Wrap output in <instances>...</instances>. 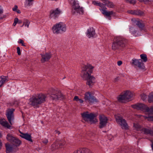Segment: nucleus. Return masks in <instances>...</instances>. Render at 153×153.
I'll return each mask as SVG.
<instances>
[{
  "instance_id": "5",
  "label": "nucleus",
  "mask_w": 153,
  "mask_h": 153,
  "mask_svg": "<svg viewBox=\"0 0 153 153\" xmlns=\"http://www.w3.org/2000/svg\"><path fill=\"white\" fill-rule=\"evenodd\" d=\"M71 3L72 4V12L74 14L77 13L82 14L83 10L82 7H80L78 2L77 1L72 0Z\"/></svg>"
},
{
  "instance_id": "35",
  "label": "nucleus",
  "mask_w": 153,
  "mask_h": 153,
  "mask_svg": "<svg viewBox=\"0 0 153 153\" xmlns=\"http://www.w3.org/2000/svg\"><path fill=\"white\" fill-rule=\"evenodd\" d=\"M6 77L4 76H1V78H0V87L3 84L4 82L6 81Z\"/></svg>"
},
{
  "instance_id": "51",
  "label": "nucleus",
  "mask_w": 153,
  "mask_h": 153,
  "mask_svg": "<svg viewBox=\"0 0 153 153\" xmlns=\"http://www.w3.org/2000/svg\"><path fill=\"white\" fill-rule=\"evenodd\" d=\"M18 21V19L16 18L14 20V22L17 23Z\"/></svg>"
},
{
  "instance_id": "1",
  "label": "nucleus",
  "mask_w": 153,
  "mask_h": 153,
  "mask_svg": "<svg viewBox=\"0 0 153 153\" xmlns=\"http://www.w3.org/2000/svg\"><path fill=\"white\" fill-rule=\"evenodd\" d=\"M94 67L90 64H87L83 66L81 71V76L83 79L86 80V84L90 87L92 86L94 83L95 78L91 75L92 72Z\"/></svg>"
},
{
  "instance_id": "9",
  "label": "nucleus",
  "mask_w": 153,
  "mask_h": 153,
  "mask_svg": "<svg viewBox=\"0 0 153 153\" xmlns=\"http://www.w3.org/2000/svg\"><path fill=\"white\" fill-rule=\"evenodd\" d=\"M100 126V128L105 127L108 121V119L104 115H101L99 116Z\"/></svg>"
},
{
  "instance_id": "37",
  "label": "nucleus",
  "mask_w": 153,
  "mask_h": 153,
  "mask_svg": "<svg viewBox=\"0 0 153 153\" xmlns=\"http://www.w3.org/2000/svg\"><path fill=\"white\" fill-rule=\"evenodd\" d=\"M141 58L142 59L143 62H146L147 61V58L146 55L144 54H142L140 55Z\"/></svg>"
},
{
  "instance_id": "36",
  "label": "nucleus",
  "mask_w": 153,
  "mask_h": 153,
  "mask_svg": "<svg viewBox=\"0 0 153 153\" xmlns=\"http://www.w3.org/2000/svg\"><path fill=\"white\" fill-rule=\"evenodd\" d=\"M148 101L150 103L153 102V93H150L149 95Z\"/></svg>"
},
{
  "instance_id": "55",
  "label": "nucleus",
  "mask_w": 153,
  "mask_h": 153,
  "mask_svg": "<svg viewBox=\"0 0 153 153\" xmlns=\"http://www.w3.org/2000/svg\"><path fill=\"white\" fill-rule=\"evenodd\" d=\"M2 146V143H1V141H0V149L1 148V146Z\"/></svg>"
},
{
  "instance_id": "15",
  "label": "nucleus",
  "mask_w": 153,
  "mask_h": 153,
  "mask_svg": "<svg viewBox=\"0 0 153 153\" xmlns=\"http://www.w3.org/2000/svg\"><path fill=\"white\" fill-rule=\"evenodd\" d=\"M21 134L20 135L22 138L25 139L31 142H33L32 140L31 139V134L28 133H24L20 131Z\"/></svg>"
},
{
  "instance_id": "47",
  "label": "nucleus",
  "mask_w": 153,
  "mask_h": 153,
  "mask_svg": "<svg viewBox=\"0 0 153 153\" xmlns=\"http://www.w3.org/2000/svg\"><path fill=\"white\" fill-rule=\"evenodd\" d=\"M18 7L16 5H15L14 7L13 8V10L14 11H16Z\"/></svg>"
},
{
  "instance_id": "12",
  "label": "nucleus",
  "mask_w": 153,
  "mask_h": 153,
  "mask_svg": "<svg viewBox=\"0 0 153 153\" xmlns=\"http://www.w3.org/2000/svg\"><path fill=\"white\" fill-rule=\"evenodd\" d=\"M61 13V11L59 8L51 10L50 12V17L51 18L55 19Z\"/></svg>"
},
{
  "instance_id": "34",
  "label": "nucleus",
  "mask_w": 153,
  "mask_h": 153,
  "mask_svg": "<svg viewBox=\"0 0 153 153\" xmlns=\"http://www.w3.org/2000/svg\"><path fill=\"white\" fill-rule=\"evenodd\" d=\"M15 138V137H13L12 134H8L6 137L7 140L10 142L11 143L12 142Z\"/></svg>"
},
{
  "instance_id": "21",
  "label": "nucleus",
  "mask_w": 153,
  "mask_h": 153,
  "mask_svg": "<svg viewBox=\"0 0 153 153\" xmlns=\"http://www.w3.org/2000/svg\"><path fill=\"white\" fill-rule=\"evenodd\" d=\"M124 94L126 97L127 102L130 101L131 100V99L133 97V94L131 92L127 91Z\"/></svg>"
},
{
  "instance_id": "18",
  "label": "nucleus",
  "mask_w": 153,
  "mask_h": 153,
  "mask_svg": "<svg viewBox=\"0 0 153 153\" xmlns=\"http://www.w3.org/2000/svg\"><path fill=\"white\" fill-rule=\"evenodd\" d=\"M42 58L41 61L42 63L48 61L51 57V55L48 53H46L44 55H42Z\"/></svg>"
},
{
  "instance_id": "11",
  "label": "nucleus",
  "mask_w": 153,
  "mask_h": 153,
  "mask_svg": "<svg viewBox=\"0 0 153 153\" xmlns=\"http://www.w3.org/2000/svg\"><path fill=\"white\" fill-rule=\"evenodd\" d=\"M14 111V109H13L8 110L7 111L6 114L8 120L11 125H12V123L14 120V116L13 113Z\"/></svg>"
},
{
  "instance_id": "57",
  "label": "nucleus",
  "mask_w": 153,
  "mask_h": 153,
  "mask_svg": "<svg viewBox=\"0 0 153 153\" xmlns=\"http://www.w3.org/2000/svg\"><path fill=\"white\" fill-rule=\"evenodd\" d=\"M102 1V2L103 3L104 1H106V0H101Z\"/></svg>"
},
{
  "instance_id": "40",
  "label": "nucleus",
  "mask_w": 153,
  "mask_h": 153,
  "mask_svg": "<svg viewBox=\"0 0 153 153\" xmlns=\"http://www.w3.org/2000/svg\"><path fill=\"white\" fill-rule=\"evenodd\" d=\"M146 112L149 114H153V107H151L150 108H149V110L146 111Z\"/></svg>"
},
{
  "instance_id": "14",
  "label": "nucleus",
  "mask_w": 153,
  "mask_h": 153,
  "mask_svg": "<svg viewBox=\"0 0 153 153\" xmlns=\"http://www.w3.org/2000/svg\"><path fill=\"white\" fill-rule=\"evenodd\" d=\"M132 20L134 21V23L138 26L141 30L144 29L145 25L142 20H139L138 19H132Z\"/></svg>"
},
{
  "instance_id": "27",
  "label": "nucleus",
  "mask_w": 153,
  "mask_h": 153,
  "mask_svg": "<svg viewBox=\"0 0 153 153\" xmlns=\"http://www.w3.org/2000/svg\"><path fill=\"white\" fill-rule=\"evenodd\" d=\"M11 143L14 146L17 147L20 145L21 141L18 138L15 137Z\"/></svg>"
},
{
  "instance_id": "23",
  "label": "nucleus",
  "mask_w": 153,
  "mask_h": 153,
  "mask_svg": "<svg viewBox=\"0 0 153 153\" xmlns=\"http://www.w3.org/2000/svg\"><path fill=\"white\" fill-rule=\"evenodd\" d=\"M57 23L54 25L52 27V30L53 33L58 34L60 33Z\"/></svg>"
},
{
  "instance_id": "46",
  "label": "nucleus",
  "mask_w": 153,
  "mask_h": 153,
  "mask_svg": "<svg viewBox=\"0 0 153 153\" xmlns=\"http://www.w3.org/2000/svg\"><path fill=\"white\" fill-rule=\"evenodd\" d=\"M80 99H79L78 97L77 96H75L74 99V100L76 101V102H78L79 101V100Z\"/></svg>"
},
{
  "instance_id": "10",
  "label": "nucleus",
  "mask_w": 153,
  "mask_h": 153,
  "mask_svg": "<svg viewBox=\"0 0 153 153\" xmlns=\"http://www.w3.org/2000/svg\"><path fill=\"white\" fill-rule=\"evenodd\" d=\"M132 65L138 67L139 68L144 69L145 66L144 64L143 63L142 60L140 59H133L132 60Z\"/></svg>"
},
{
  "instance_id": "13",
  "label": "nucleus",
  "mask_w": 153,
  "mask_h": 153,
  "mask_svg": "<svg viewBox=\"0 0 153 153\" xmlns=\"http://www.w3.org/2000/svg\"><path fill=\"white\" fill-rule=\"evenodd\" d=\"M131 107L134 108L137 110H145V111L149 110V107L146 105L141 103L137 104L131 105Z\"/></svg>"
},
{
  "instance_id": "41",
  "label": "nucleus",
  "mask_w": 153,
  "mask_h": 153,
  "mask_svg": "<svg viewBox=\"0 0 153 153\" xmlns=\"http://www.w3.org/2000/svg\"><path fill=\"white\" fill-rule=\"evenodd\" d=\"M141 99L143 101L146 100L147 98V96L144 94H142L141 95Z\"/></svg>"
},
{
  "instance_id": "19",
  "label": "nucleus",
  "mask_w": 153,
  "mask_h": 153,
  "mask_svg": "<svg viewBox=\"0 0 153 153\" xmlns=\"http://www.w3.org/2000/svg\"><path fill=\"white\" fill-rule=\"evenodd\" d=\"M57 24L59 28L60 33L65 32L66 31V28L65 24L62 22L57 23Z\"/></svg>"
},
{
  "instance_id": "32",
  "label": "nucleus",
  "mask_w": 153,
  "mask_h": 153,
  "mask_svg": "<svg viewBox=\"0 0 153 153\" xmlns=\"http://www.w3.org/2000/svg\"><path fill=\"white\" fill-rule=\"evenodd\" d=\"M92 3L94 5L99 6L101 8L104 7V4L102 3L98 2V1H94L92 2Z\"/></svg>"
},
{
  "instance_id": "31",
  "label": "nucleus",
  "mask_w": 153,
  "mask_h": 153,
  "mask_svg": "<svg viewBox=\"0 0 153 153\" xmlns=\"http://www.w3.org/2000/svg\"><path fill=\"white\" fill-rule=\"evenodd\" d=\"M141 132L145 134H151L152 133V131L150 129L145 128H143Z\"/></svg>"
},
{
  "instance_id": "25",
  "label": "nucleus",
  "mask_w": 153,
  "mask_h": 153,
  "mask_svg": "<svg viewBox=\"0 0 153 153\" xmlns=\"http://www.w3.org/2000/svg\"><path fill=\"white\" fill-rule=\"evenodd\" d=\"M117 99L118 101L120 102L125 103L127 102L124 94L119 95L117 97Z\"/></svg>"
},
{
  "instance_id": "48",
  "label": "nucleus",
  "mask_w": 153,
  "mask_h": 153,
  "mask_svg": "<svg viewBox=\"0 0 153 153\" xmlns=\"http://www.w3.org/2000/svg\"><path fill=\"white\" fill-rule=\"evenodd\" d=\"M43 142L45 144H46L48 142V140L46 139H45L43 141Z\"/></svg>"
},
{
  "instance_id": "58",
  "label": "nucleus",
  "mask_w": 153,
  "mask_h": 153,
  "mask_svg": "<svg viewBox=\"0 0 153 153\" xmlns=\"http://www.w3.org/2000/svg\"><path fill=\"white\" fill-rule=\"evenodd\" d=\"M140 1L141 2H142V1H143V0H138Z\"/></svg>"
},
{
  "instance_id": "33",
  "label": "nucleus",
  "mask_w": 153,
  "mask_h": 153,
  "mask_svg": "<svg viewBox=\"0 0 153 153\" xmlns=\"http://www.w3.org/2000/svg\"><path fill=\"white\" fill-rule=\"evenodd\" d=\"M33 0H25V5L26 7L30 6L33 4Z\"/></svg>"
},
{
  "instance_id": "28",
  "label": "nucleus",
  "mask_w": 153,
  "mask_h": 153,
  "mask_svg": "<svg viewBox=\"0 0 153 153\" xmlns=\"http://www.w3.org/2000/svg\"><path fill=\"white\" fill-rule=\"evenodd\" d=\"M60 148L59 144V142L58 141H56L54 143L51 145V149L54 150Z\"/></svg>"
},
{
  "instance_id": "49",
  "label": "nucleus",
  "mask_w": 153,
  "mask_h": 153,
  "mask_svg": "<svg viewBox=\"0 0 153 153\" xmlns=\"http://www.w3.org/2000/svg\"><path fill=\"white\" fill-rule=\"evenodd\" d=\"M117 64L118 65L120 66L122 64V62L121 61H119L117 62Z\"/></svg>"
},
{
  "instance_id": "52",
  "label": "nucleus",
  "mask_w": 153,
  "mask_h": 153,
  "mask_svg": "<svg viewBox=\"0 0 153 153\" xmlns=\"http://www.w3.org/2000/svg\"><path fill=\"white\" fill-rule=\"evenodd\" d=\"M78 101L80 103H82L83 102V100H82L81 99H79V100Z\"/></svg>"
},
{
  "instance_id": "30",
  "label": "nucleus",
  "mask_w": 153,
  "mask_h": 153,
  "mask_svg": "<svg viewBox=\"0 0 153 153\" xmlns=\"http://www.w3.org/2000/svg\"><path fill=\"white\" fill-rule=\"evenodd\" d=\"M133 127L134 128V129L137 130V131H142V128L141 126L137 123H134Z\"/></svg>"
},
{
  "instance_id": "16",
  "label": "nucleus",
  "mask_w": 153,
  "mask_h": 153,
  "mask_svg": "<svg viewBox=\"0 0 153 153\" xmlns=\"http://www.w3.org/2000/svg\"><path fill=\"white\" fill-rule=\"evenodd\" d=\"M86 34L87 36L89 38L94 37L95 35V31L93 28L91 27L88 29Z\"/></svg>"
},
{
  "instance_id": "7",
  "label": "nucleus",
  "mask_w": 153,
  "mask_h": 153,
  "mask_svg": "<svg viewBox=\"0 0 153 153\" xmlns=\"http://www.w3.org/2000/svg\"><path fill=\"white\" fill-rule=\"evenodd\" d=\"M51 98L54 100H62L64 98V96L60 91L54 90L50 95Z\"/></svg>"
},
{
  "instance_id": "56",
  "label": "nucleus",
  "mask_w": 153,
  "mask_h": 153,
  "mask_svg": "<svg viewBox=\"0 0 153 153\" xmlns=\"http://www.w3.org/2000/svg\"><path fill=\"white\" fill-rule=\"evenodd\" d=\"M16 23H14V22L13 24V25L14 26H15L16 25Z\"/></svg>"
},
{
  "instance_id": "42",
  "label": "nucleus",
  "mask_w": 153,
  "mask_h": 153,
  "mask_svg": "<svg viewBox=\"0 0 153 153\" xmlns=\"http://www.w3.org/2000/svg\"><path fill=\"white\" fill-rule=\"evenodd\" d=\"M127 2L131 4H135L136 3L135 0H125Z\"/></svg>"
},
{
  "instance_id": "22",
  "label": "nucleus",
  "mask_w": 153,
  "mask_h": 153,
  "mask_svg": "<svg viewBox=\"0 0 153 153\" xmlns=\"http://www.w3.org/2000/svg\"><path fill=\"white\" fill-rule=\"evenodd\" d=\"M103 4H104V7H105V9H106V8L105 6H106L109 8H111L114 7V4L112 2H111L108 0L105 1ZM103 8H104V7Z\"/></svg>"
},
{
  "instance_id": "4",
  "label": "nucleus",
  "mask_w": 153,
  "mask_h": 153,
  "mask_svg": "<svg viewBox=\"0 0 153 153\" xmlns=\"http://www.w3.org/2000/svg\"><path fill=\"white\" fill-rule=\"evenodd\" d=\"M81 115L84 120L90 124L94 123L97 121L95 118V115L92 113H89L88 112H86L82 113Z\"/></svg>"
},
{
  "instance_id": "20",
  "label": "nucleus",
  "mask_w": 153,
  "mask_h": 153,
  "mask_svg": "<svg viewBox=\"0 0 153 153\" xmlns=\"http://www.w3.org/2000/svg\"><path fill=\"white\" fill-rule=\"evenodd\" d=\"M74 153H91V151L88 149L83 148H80L74 151Z\"/></svg>"
},
{
  "instance_id": "8",
  "label": "nucleus",
  "mask_w": 153,
  "mask_h": 153,
  "mask_svg": "<svg viewBox=\"0 0 153 153\" xmlns=\"http://www.w3.org/2000/svg\"><path fill=\"white\" fill-rule=\"evenodd\" d=\"M84 99L86 102L92 103L97 101V100L91 95L89 92H86L85 94Z\"/></svg>"
},
{
  "instance_id": "60",
  "label": "nucleus",
  "mask_w": 153,
  "mask_h": 153,
  "mask_svg": "<svg viewBox=\"0 0 153 153\" xmlns=\"http://www.w3.org/2000/svg\"><path fill=\"white\" fill-rule=\"evenodd\" d=\"M23 26V25H22V27Z\"/></svg>"
},
{
  "instance_id": "38",
  "label": "nucleus",
  "mask_w": 153,
  "mask_h": 153,
  "mask_svg": "<svg viewBox=\"0 0 153 153\" xmlns=\"http://www.w3.org/2000/svg\"><path fill=\"white\" fill-rule=\"evenodd\" d=\"M59 142V144L60 148L61 147V146H64L65 143V141L64 140L58 141Z\"/></svg>"
},
{
  "instance_id": "54",
  "label": "nucleus",
  "mask_w": 153,
  "mask_h": 153,
  "mask_svg": "<svg viewBox=\"0 0 153 153\" xmlns=\"http://www.w3.org/2000/svg\"><path fill=\"white\" fill-rule=\"evenodd\" d=\"M16 11L18 13H21L20 11L18 9H17Z\"/></svg>"
},
{
  "instance_id": "59",
  "label": "nucleus",
  "mask_w": 153,
  "mask_h": 153,
  "mask_svg": "<svg viewBox=\"0 0 153 153\" xmlns=\"http://www.w3.org/2000/svg\"><path fill=\"white\" fill-rule=\"evenodd\" d=\"M1 134L0 133V137H1Z\"/></svg>"
},
{
  "instance_id": "6",
  "label": "nucleus",
  "mask_w": 153,
  "mask_h": 153,
  "mask_svg": "<svg viewBox=\"0 0 153 153\" xmlns=\"http://www.w3.org/2000/svg\"><path fill=\"white\" fill-rule=\"evenodd\" d=\"M116 120L122 128L123 129L127 130L128 129V126L126 120L122 117L119 116L116 117Z\"/></svg>"
},
{
  "instance_id": "17",
  "label": "nucleus",
  "mask_w": 153,
  "mask_h": 153,
  "mask_svg": "<svg viewBox=\"0 0 153 153\" xmlns=\"http://www.w3.org/2000/svg\"><path fill=\"white\" fill-rule=\"evenodd\" d=\"M100 10L103 14L107 17H109V19H111L110 16L113 14V11H108L105 10V9H103L102 8L100 9Z\"/></svg>"
},
{
  "instance_id": "2",
  "label": "nucleus",
  "mask_w": 153,
  "mask_h": 153,
  "mask_svg": "<svg viewBox=\"0 0 153 153\" xmlns=\"http://www.w3.org/2000/svg\"><path fill=\"white\" fill-rule=\"evenodd\" d=\"M47 96L42 93L34 94L28 100V104L34 108H38L39 105L46 101Z\"/></svg>"
},
{
  "instance_id": "50",
  "label": "nucleus",
  "mask_w": 153,
  "mask_h": 153,
  "mask_svg": "<svg viewBox=\"0 0 153 153\" xmlns=\"http://www.w3.org/2000/svg\"><path fill=\"white\" fill-rule=\"evenodd\" d=\"M143 1H142V2H144L145 3H146L150 1H151V0H143Z\"/></svg>"
},
{
  "instance_id": "43",
  "label": "nucleus",
  "mask_w": 153,
  "mask_h": 153,
  "mask_svg": "<svg viewBox=\"0 0 153 153\" xmlns=\"http://www.w3.org/2000/svg\"><path fill=\"white\" fill-rule=\"evenodd\" d=\"M18 42L19 43L22 44V46H25V45L24 44V41L22 40L21 39H19V41Z\"/></svg>"
},
{
  "instance_id": "24",
  "label": "nucleus",
  "mask_w": 153,
  "mask_h": 153,
  "mask_svg": "<svg viewBox=\"0 0 153 153\" xmlns=\"http://www.w3.org/2000/svg\"><path fill=\"white\" fill-rule=\"evenodd\" d=\"M0 124L3 126L8 128H10L11 127L8 123L4 119L0 120Z\"/></svg>"
},
{
  "instance_id": "45",
  "label": "nucleus",
  "mask_w": 153,
  "mask_h": 153,
  "mask_svg": "<svg viewBox=\"0 0 153 153\" xmlns=\"http://www.w3.org/2000/svg\"><path fill=\"white\" fill-rule=\"evenodd\" d=\"M134 28L133 27H131L130 28V31H131V32L132 33V34H134L135 33H136V31H133V30H134Z\"/></svg>"
},
{
  "instance_id": "39",
  "label": "nucleus",
  "mask_w": 153,
  "mask_h": 153,
  "mask_svg": "<svg viewBox=\"0 0 153 153\" xmlns=\"http://www.w3.org/2000/svg\"><path fill=\"white\" fill-rule=\"evenodd\" d=\"M30 22L27 20H25L24 22L23 25H24L25 27H29Z\"/></svg>"
},
{
  "instance_id": "53",
  "label": "nucleus",
  "mask_w": 153,
  "mask_h": 153,
  "mask_svg": "<svg viewBox=\"0 0 153 153\" xmlns=\"http://www.w3.org/2000/svg\"><path fill=\"white\" fill-rule=\"evenodd\" d=\"M3 12V9L1 7V6H0V14L2 13Z\"/></svg>"
},
{
  "instance_id": "29",
  "label": "nucleus",
  "mask_w": 153,
  "mask_h": 153,
  "mask_svg": "<svg viewBox=\"0 0 153 153\" xmlns=\"http://www.w3.org/2000/svg\"><path fill=\"white\" fill-rule=\"evenodd\" d=\"M127 13L129 14L134 15H139L140 14V11L136 10H129L127 11Z\"/></svg>"
},
{
  "instance_id": "61",
  "label": "nucleus",
  "mask_w": 153,
  "mask_h": 153,
  "mask_svg": "<svg viewBox=\"0 0 153 153\" xmlns=\"http://www.w3.org/2000/svg\"><path fill=\"white\" fill-rule=\"evenodd\" d=\"M55 1H56L57 0H55Z\"/></svg>"
},
{
  "instance_id": "26",
  "label": "nucleus",
  "mask_w": 153,
  "mask_h": 153,
  "mask_svg": "<svg viewBox=\"0 0 153 153\" xmlns=\"http://www.w3.org/2000/svg\"><path fill=\"white\" fill-rule=\"evenodd\" d=\"M5 146L7 153H10L14 151L12 145H10L8 143H6L5 144Z\"/></svg>"
},
{
  "instance_id": "3",
  "label": "nucleus",
  "mask_w": 153,
  "mask_h": 153,
  "mask_svg": "<svg viewBox=\"0 0 153 153\" xmlns=\"http://www.w3.org/2000/svg\"><path fill=\"white\" fill-rule=\"evenodd\" d=\"M126 43V40L122 37L115 36L112 44V49L113 50H115L119 48L120 46L124 47Z\"/></svg>"
},
{
  "instance_id": "44",
  "label": "nucleus",
  "mask_w": 153,
  "mask_h": 153,
  "mask_svg": "<svg viewBox=\"0 0 153 153\" xmlns=\"http://www.w3.org/2000/svg\"><path fill=\"white\" fill-rule=\"evenodd\" d=\"M17 53L18 55H20L21 54L20 49L19 47H18L17 48Z\"/></svg>"
}]
</instances>
